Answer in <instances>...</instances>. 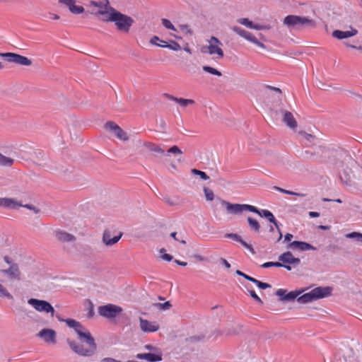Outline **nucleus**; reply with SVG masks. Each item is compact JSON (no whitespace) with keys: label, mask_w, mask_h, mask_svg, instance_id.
<instances>
[{"label":"nucleus","mask_w":362,"mask_h":362,"mask_svg":"<svg viewBox=\"0 0 362 362\" xmlns=\"http://www.w3.org/2000/svg\"><path fill=\"white\" fill-rule=\"evenodd\" d=\"M122 310L120 306L114 304H107L98 307L99 315L107 319L116 317Z\"/></svg>","instance_id":"0eeeda50"},{"label":"nucleus","mask_w":362,"mask_h":362,"mask_svg":"<svg viewBox=\"0 0 362 362\" xmlns=\"http://www.w3.org/2000/svg\"><path fill=\"white\" fill-rule=\"evenodd\" d=\"M341 180L347 186H351L353 184V182L349 176L347 175H344V177L341 175L340 176Z\"/></svg>","instance_id":"a18cd8bd"},{"label":"nucleus","mask_w":362,"mask_h":362,"mask_svg":"<svg viewBox=\"0 0 362 362\" xmlns=\"http://www.w3.org/2000/svg\"><path fill=\"white\" fill-rule=\"evenodd\" d=\"M274 189L283 193V194H289V195H291V194H294V192L293 191H289V190H287V189H282L279 187H274Z\"/></svg>","instance_id":"3c124183"},{"label":"nucleus","mask_w":362,"mask_h":362,"mask_svg":"<svg viewBox=\"0 0 362 362\" xmlns=\"http://www.w3.org/2000/svg\"><path fill=\"white\" fill-rule=\"evenodd\" d=\"M150 43L158 47L168 48L174 51H178L181 49V47L177 42L174 40H169V42L160 40L158 36H153L150 40Z\"/></svg>","instance_id":"9d476101"},{"label":"nucleus","mask_w":362,"mask_h":362,"mask_svg":"<svg viewBox=\"0 0 362 362\" xmlns=\"http://www.w3.org/2000/svg\"><path fill=\"white\" fill-rule=\"evenodd\" d=\"M113 231L110 229H106L103 232V242L106 246H112L116 244L123 235L122 232H119L117 235H113Z\"/></svg>","instance_id":"ddd939ff"},{"label":"nucleus","mask_w":362,"mask_h":362,"mask_svg":"<svg viewBox=\"0 0 362 362\" xmlns=\"http://www.w3.org/2000/svg\"><path fill=\"white\" fill-rule=\"evenodd\" d=\"M284 24L290 29H301L305 27H314L315 25L313 20L308 17L295 15L286 16L284 19Z\"/></svg>","instance_id":"39448f33"},{"label":"nucleus","mask_w":362,"mask_h":362,"mask_svg":"<svg viewBox=\"0 0 362 362\" xmlns=\"http://www.w3.org/2000/svg\"><path fill=\"white\" fill-rule=\"evenodd\" d=\"M308 214L311 218H317L320 216V214L316 211H310Z\"/></svg>","instance_id":"bf43d9fd"},{"label":"nucleus","mask_w":362,"mask_h":362,"mask_svg":"<svg viewBox=\"0 0 362 362\" xmlns=\"http://www.w3.org/2000/svg\"><path fill=\"white\" fill-rule=\"evenodd\" d=\"M238 22L248 28H253V23L248 18H240Z\"/></svg>","instance_id":"49530a36"},{"label":"nucleus","mask_w":362,"mask_h":362,"mask_svg":"<svg viewBox=\"0 0 362 362\" xmlns=\"http://www.w3.org/2000/svg\"><path fill=\"white\" fill-rule=\"evenodd\" d=\"M178 28L180 29V30H182V32H184L186 34H188L189 35H193L192 30L187 24L179 25Z\"/></svg>","instance_id":"a19ab883"},{"label":"nucleus","mask_w":362,"mask_h":362,"mask_svg":"<svg viewBox=\"0 0 362 362\" xmlns=\"http://www.w3.org/2000/svg\"><path fill=\"white\" fill-rule=\"evenodd\" d=\"M267 88L270 89V90H272L274 91H276L279 93H281V90L280 88H276V87H273V86H266Z\"/></svg>","instance_id":"680f3d73"},{"label":"nucleus","mask_w":362,"mask_h":362,"mask_svg":"<svg viewBox=\"0 0 362 362\" xmlns=\"http://www.w3.org/2000/svg\"><path fill=\"white\" fill-rule=\"evenodd\" d=\"M0 57L4 58L8 62L14 63L21 66H28L32 64L31 59L26 57L13 52H0Z\"/></svg>","instance_id":"6e6552de"},{"label":"nucleus","mask_w":362,"mask_h":362,"mask_svg":"<svg viewBox=\"0 0 362 362\" xmlns=\"http://www.w3.org/2000/svg\"><path fill=\"white\" fill-rule=\"evenodd\" d=\"M57 317L61 320L59 317ZM62 321L64 320H62ZM64 321L69 327L74 329L78 336V339L81 342H86L87 345L86 348H83L82 346H79L75 340L67 339L66 343L69 346L70 349L75 354L81 356L91 357L95 355L97 350V344L90 332L79 322L74 319H66Z\"/></svg>","instance_id":"f257e3e1"},{"label":"nucleus","mask_w":362,"mask_h":362,"mask_svg":"<svg viewBox=\"0 0 362 362\" xmlns=\"http://www.w3.org/2000/svg\"><path fill=\"white\" fill-rule=\"evenodd\" d=\"M136 358L140 360H146L149 362H156L162 360V355L160 354L144 353L137 354Z\"/></svg>","instance_id":"412c9836"},{"label":"nucleus","mask_w":362,"mask_h":362,"mask_svg":"<svg viewBox=\"0 0 362 362\" xmlns=\"http://www.w3.org/2000/svg\"><path fill=\"white\" fill-rule=\"evenodd\" d=\"M4 260L5 261V262H6L8 264H9L10 266L12 264H16L15 262H13L12 261V259L8 257V256H5L4 257Z\"/></svg>","instance_id":"13d9d810"},{"label":"nucleus","mask_w":362,"mask_h":362,"mask_svg":"<svg viewBox=\"0 0 362 362\" xmlns=\"http://www.w3.org/2000/svg\"><path fill=\"white\" fill-rule=\"evenodd\" d=\"M250 42H252V43H254V44H255L256 45H257L258 47H261V48L264 49V48L266 47H265V45H264L262 42H259V40L255 37V36H253V37H252V40H250Z\"/></svg>","instance_id":"603ef678"},{"label":"nucleus","mask_w":362,"mask_h":362,"mask_svg":"<svg viewBox=\"0 0 362 362\" xmlns=\"http://www.w3.org/2000/svg\"><path fill=\"white\" fill-rule=\"evenodd\" d=\"M76 0H59V3L66 6L69 11L73 14H80L85 11L81 6L76 5Z\"/></svg>","instance_id":"dca6fc26"},{"label":"nucleus","mask_w":362,"mask_h":362,"mask_svg":"<svg viewBox=\"0 0 362 362\" xmlns=\"http://www.w3.org/2000/svg\"><path fill=\"white\" fill-rule=\"evenodd\" d=\"M1 273L11 279L20 280L21 272L18 264H12L9 268L1 270Z\"/></svg>","instance_id":"f3484780"},{"label":"nucleus","mask_w":362,"mask_h":362,"mask_svg":"<svg viewBox=\"0 0 362 362\" xmlns=\"http://www.w3.org/2000/svg\"><path fill=\"white\" fill-rule=\"evenodd\" d=\"M224 237L226 238H230L236 242H239L240 240L241 236L237 233H228L224 235Z\"/></svg>","instance_id":"79ce46f5"},{"label":"nucleus","mask_w":362,"mask_h":362,"mask_svg":"<svg viewBox=\"0 0 362 362\" xmlns=\"http://www.w3.org/2000/svg\"><path fill=\"white\" fill-rule=\"evenodd\" d=\"M245 248H247V250H249V251L252 254V255H255V251L254 250V248L252 247V246L250 244L247 245V247H246Z\"/></svg>","instance_id":"338daca9"},{"label":"nucleus","mask_w":362,"mask_h":362,"mask_svg":"<svg viewBox=\"0 0 362 362\" xmlns=\"http://www.w3.org/2000/svg\"><path fill=\"white\" fill-rule=\"evenodd\" d=\"M145 145L151 151L156 152L162 155L164 154L165 153V151L163 148H161L159 146H157L154 144L146 143Z\"/></svg>","instance_id":"2f4dec72"},{"label":"nucleus","mask_w":362,"mask_h":362,"mask_svg":"<svg viewBox=\"0 0 362 362\" xmlns=\"http://www.w3.org/2000/svg\"><path fill=\"white\" fill-rule=\"evenodd\" d=\"M102 362H122L112 358H105L102 360Z\"/></svg>","instance_id":"4d7b16f0"},{"label":"nucleus","mask_w":362,"mask_h":362,"mask_svg":"<svg viewBox=\"0 0 362 362\" xmlns=\"http://www.w3.org/2000/svg\"><path fill=\"white\" fill-rule=\"evenodd\" d=\"M204 338V337L203 335H201V336H194V337H190V340L192 341H201Z\"/></svg>","instance_id":"6e6d98bb"},{"label":"nucleus","mask_w":362,"mask_h":362,"mask_svg":"<svg viewBox=\"0 0 362 362\" xmlns=\"http://www.w3.org/2000/svg\"><path fill=\"white\" fill-rule=\"evenodd\" d=\"M177 103H179L182 107H186L188 105L194 104L195 102L194 100L192 99H185L180 98H178Z\"/></svg>","instance_id":"4c0bfd02"},{"label":"nucleus","mask_w":362,"mask_h":362,"mask_svg":"<svg viewBox=\"0 0 362 362\" xmlns=\"http://www.w3.org/2000/svg\"><path fill=\"white\" fill-rule=\"evenodd\" d=\"M288 248L291 249H298L300 251H307V250H316L317 248L308 243L303 241H298L294 240L291 242L288 245Z\"/></svg>","instance_id":"6ab92c4d"},{"label":"nucleus","mask_w":362,"mask_h":362,"mask_svg":"<svg viewBox=\"0 0 362 362\" xmlns=\"http://www.w3.org/2000/svg\"><path fill=\"white\" fill-rule=\"evenodd\" d=\"M232 30L235 33H236L238 35L244 37L245 39L247 40L250 42L252 40V37L254 36L251 33H250L245 30H243V28H241L240 27H238V26L233 27Z\"/></svg>","instance_id":"a878e982"},{"label":"nucleus","mask_w":362,"mask_h":362,"mask_svg":"<svg viewBox=\"0 0 362 362\" xmlns=\"http://www.w3.org/2000/svg\"><path fill=\"white\" fill-rule=\"evenodd\" d=\"M263 268H269L271 267H284L288 271H291L292 267L291 266L284 264L279 262H267L262 264Z\"/></svg>","instance_id":"cd10ccee"},{"label":"nucleus","mask_w":362,"mask_h":362,"mask_svg":"<svg viewBox=\"0 0 362 362\" xmlns=\"http://www.w3.org/2000/svg\"><path fill=\"white\" fill-rule=\"evenodd\" d=\"M247 220L250 229L255 233H259L261 227L258 221L250 216L247 217Z\"/></svg>","instance_id":"bb28decb"},{"label":"nucleus","mask_w":362,"mask_h":362,"mask_svg":"<svg viewBox=\"0 0 362 362\" xmlns=\"http://www.w3.org/2000/svg\"><path fill=\"white\" fill-rule=\"evenodd\" d=\"M303 136H304V138L308 141H313L314 139H315V136L312 135V134H308V133H305L304 132L303 134Z\"/></svg>","instance_id":"864d4df0"},{"label":"nucleus","mask_w":362,"mask_h":362,"mask_svg":"<svg viewBox=\"0 0 362 362\" xmlns=\"http://www.w3.org/2000/svg\"><path fill=\"white\" fill-rule=\"evenodd\" d=\"M293 235L291 234V233H286L284 236V240L285 241H291V239L293 238Z\"/></svg>","instance_id":"e2e57ef3"},{"label":"nucleus","mask_w":362,"mask_h":362,"mask_svg":"<svg viewBox=\"0 0 362 362\" xmlns=\"http://www.w3.org/2000/svg\"><path fill=\"white\" fill-rule=\"evenodd\" d=\"M171 153L175 156L181 155L182 153V151L177 146H173L168 150L166 156H169L170 154Z\"/></svg>","instance_id":"72a5a7b5"},{"label":"nucleus","mask_w":362,"mask_h":362,"mask_svg":"<svg viewBox=\"0 0 362 362\" xmlns=\"http://www.w3.org/2000/svg\"><path fill=\"white\" fill-rule=\"evenodd\" d=\"M140 327L144 332H153L159 329V325L156 322H151L139 317Z\"/></svg>","instance_id":"2eb2a0df"},{"label":"nucleus","mask_w":362,"mask_h":362,"mask_svg":"<svg viewBox=\"0 0 362 362\" xmlns=\"http://www.w3.org/2000/svg\"><path fill=\"white\" fill-rule=\"evenodd\" d=\"M202 69L207 73H209L211 74H213V75H215L217 76H222V74L220 71L217 70L216 69H215L214 67L209 66H206V65L203 66Z\"/></svg>","instance_id":"473e14b6"},{"label":"nucleus","mask_w":362,"mask_h":362,"mask_svg":"<svg viewBox=\"0 0 362 362\" xmlns=\"http://www.w3.org/2000/svg\"><path fill=\"white\" fill-rule=\"evenodd\" d=\"M333 288L331 286H318L312 289L310 292L304 293L297 298L299 303H308L321 298L329 297L332 295Z\"/></svg>","instance_id":"20e7f679"},{"label":"nucleus","mask_w":362,"mask_h":362,"mask_svg":"<svg viewBox=\"0 0 362 362\" xmlns=\"http://www.w3.org/2000/svg\"><path fill=\"white\" fill-rule=\"evenodd\" d=\"M90 4L95 7L99 8V11H109L110 8H112L110 6L108 0H102L100 1H90Z\"/></svg>","instance_id":"393cba45"},{"label":"nucleus","mask_w":362,"mask_h":362,"mask_svg":"<svg viewBox=\"0 0 362 362\" xmlns=\"http://www.w3.org/2000/svg\"><path fill=\"white\" fill-rule=\"evenodd\" d=\"M279 260L284 264L289 266L293 265V267L298 266L300 264V259L293 257V254L290 251H287L279 255Z\"/></svg>","instance_id":"4468645a"},{"label":"nucleus","mask_w":362,"mask_h":362,"mask_svg":"<svg viewBox=\"0 0 362 362\" xmlns=\"http://www.w3.org/2000/svg\"><path fill=\"white\" fill-rule=\"evenodd\" d=\"M90 13L96 16H108V18H103L101 21L114 22L119 30L127 33L129 32L134 23V20L131 17L120 13L114 8H110L109 11H98L96 13L90 12Z\"/></svg>","instance_id":"7ed1b4c3"},{"label":"nucleus","mask_w":362,"mask_h":362,"mask_svg":"<svg viewBox=\"0 0 362 362\" xmlns=\"http://www.w3.org/2000/svg\"><path fill=\"white\" fill-rule=\"evenodd\" d=\"M192 173L195 175H199L202 180H206L209 179V177L206 173L201 171L197 169H192Z\"/></svg>","instance_id":"e433bc0d"},{"label":"nucleus","mask_w":362,"mask_h":362,"mask_svg":"<svg viewBox=\"0 0 362 362\" xmlns=\"http://www.w3.org/2000/svg\"><path fill=\"white\" fill-rule=\"evenodd\" d=\"M18 206H22V204L18 203L12 198H0V207L6 209H16Z\"/></svg>","instance_id":"5701e85b"},{"label":"nucleus","mask_w":362,"mask_h":362,"mask_svg":"<svg viewBox=\"0 0 362 362\" xmlns=\"http://www.w3.org/2000/svg\"><path fill=\"white\" fill-rule=\"evenodd\" d=\"M165 97L168 98L170 100L175 101L177 103L178 98H176L173 95H169V94H165Z\"/></svg>","instance_id":"052dcab7"},{"label":"nucleus","mask_w":362,"mask_h":362,"mask_svg":"<svg viewBox=\"0 0 362 362\" xmlns=\"http://www.w3.org/2000/svg\"><path fill=\"white\" fill-rule=\"evenodd\" d=\"M13 159L6 157L0 153V165L9 167L13 164Z\"/></svg>","instance_id":"c85d7f7f"},{"label":"nucleus","mask_w":362,"mask_h":362,"mask_svg":"<svg viewBox=\"0 0 362 362\" xmlns=\"http://www.w3.org/2000/svg\"><path fill=\"white\" fill-rule=\"evenodd\" d=\"M153 307L160 310H168L172 307V304L170 301H166L163 303H155L153 304Z\"/></svg>","instance_id":"c756f323"},{"label":"nucleus","mask_w":362,"mask_h":362,"mask_svg":"<svg viewBox=\"0 0 362 362\" xmlns=\"http://www.w3.org/2000/svg\"><path fill=\"white\" fill-rule=\"evenodd\" d=\"M235 274L238 276H243V278H245V279H247V281H250L251 282H252V281L254 280L255 278L243 273V272H241L240 270H236L235 272Z\"/></svg>","instance_id":"de8ad7c7"},{"label":"nucleus","mask_w":362,"mask_h":362,"mask_svg":"<svg viewBox=\"0 0 362 362\" xmlns=\"http://www.w3.org/2000/svg\"><path fill=\"white\" fill-rule=\"evenodd\" d=\"M160 253H163L161 256L162 259H163L164 260L167 261V262H170L173 257L169 254H167L165 253V250L164 248H162L160 250Z\"/></svg>","instance_id":"37998d69"},{"label":"nucleus","mask_w":362,"mask_h":362,"mask_svg":"<svg viewBox=\"0 0 362 362\" xmlns=\"http://www.w3.org/2000/svg\"><path fill=\"white\" fill-rule=\"evenodd\" d=\"M245 248H247V250H249V251L252 254V255H255V251L254 250V248L252 247V246L250 244L247 245V247H246Z\"/></svg>","instance_id":"69168bd1"},{"label":"nucleus","mask_w":362,"mask_h":362,"mask_svg":"<svg viewBox=\"0 0 362 362\" xmlns=\"http://www.w3.org/2000/svg\"><path fill=\"white\" fill-rule=\"evenodd\" d=\"M56 237L58 240L63 243L74 242L76 240V238L73 235L64 231H57Z\"/></svg>","instance_id":"b1692460"},{"label":"nucleus","mask_w":362,"mask_h":362,"mask_svg":"<svg viewBox=\"0 0 362 362\" xmlns=\"http://www.w3.org/2000/svg\"><path fill=\"white\" fill-rule=\"evenodd\" d=\"M209 45L204 46L201 49L202 53H209V54H217L218 58H222L224 56L223 51L220 46H222V42L216 37H211L208 40Z\"/></svg>","instance_id":"423d86ee"},{"label":"nucleus","mask_w":362,"mask_h":362,"mask_svg":"<svg viewBox=\"0 0 362 362\" xmlns=\"http://www.w3.org/2000/svg\"><path fill=\"white\" fill-rule=\"evenodd\" d=\"M220 262L224 265L227 269L230 268V264L224 258L220 259Z\"/></svg>","instance_id":"5fc2aeb1"},{"label":"nucleus","mask_w":362,"mask_h":362,"mask_svg":"<svg viewBox=\"0 0 362 362\" xmlns=\"http://www.w3.org/2000/svg\"><path fill=\"white\" fill-rule=\"evenodd\" d=\"M175 262L177 264H178V265H180V266H182V267H185V266L187 264V262H181V261H180V260H178V259H175Z\"/></svg>","instance_id":"0e129e2a"},{"label":"nucleus","mask_w":362,"mask_h":362,"mask_svg":"<svg viewBox=\"0 0 362 362\" xmlns=\"http://www.w3.org/2000/svg\"><path fill=\"white\" fill-rule=\"evenodd\" d=\"M252 283L255 284L260 289H267L271 288L272 286L267 283L262 282L256 279H254Z\"/></svg>","instance_id":"58836bf2"},{"label":"nucleus","mask_w":362,"mask_h":362,"mask_svg":"<svg viewBox=\"0 0 362 362\" xmlns=\"http://www.w3.org/2000/svg\"><path fill=\"white\" fill-rule=\"evenodd\" d=\"M220 202L221 204L223 206H225L227 211L230 214L236 215L240 214L243 211H248L258 214L260 217L267 218L270 223L274 225L276 229L277 230L279 238L276 242H279L281 240L283 237L281 230L280 229V226H281V224L276 221V218L270 211L267 209H259L255 206L246 204H231L221 199Z\"/></svg>","instance_id":"f03ea898"},{"label":"nucleus","mask_w":362,"mask_h":362,"mask_svg":"<svg viewBox=\"0 0 362 362\" xmlns=\"http://www.w3.org/2000/svg\"><path fill=\"white\" fill-rule=\"evenodd\" d=\"M21 206L33 211L35 214H38L40 211V210L38 208L35 207V206H33L32 204H24V205L22 204Z\"/></svg>","instance_id":"09e8293b"},{"label":"nucleus","mask_w":362,"mask_h":362,"mask_svg":"<svg viewBox=\"0 0 362 362\" xmlns=\"http://www.w3.org/2000/svg\"><path fill=\"white\" fill-rule=\"evenodd\" d=\"M94 307L93 304L90 300H88V317L90 318L93 317L94 315Z\"/></svg>","instance_id":"8fccbe9b"},{"label":"nucleus","mask_w":362,"mask_h":362,"mask_svg":"<svg viewBox=\"0 0 362 362\" xmlns=\"http://www.w3.org/2000/svg\"><path fill=\"white\" fill-rule=\"evenodd\" d=\"M283 114V122L291 129H296L297 127V122L293 117L291 112L287 110H281Z\"/></svg>","instance_id":"4be33fe9"},{"label":"nucleus","mask_w":362,"mask_h":362,"mask_svg":"<svg viewBox=\"0 0 362 362\" xmlns=\"http://www.w3.org/2000/svg\"><path fill=\"white\" fill-rule=\"evenodd\" d=\"M161 23H162V25L166 28V29H168V30H173V31H176V28L172 24V23L170 22V21H169L168 19H166V18H162L161 19Z\"/></svg>","instance_id":"c9c22d12"},{"label":"nucleus","mask_w":362,"mask_h":362,"mask_svg":"<svg viewBox=\"0 0 362 362\" xmlns=\"http://www.w3.org/2000/svg\"><path fill=\"white\" fill-rule=\"evenodd\" d=\"M194 257L198 259L199 261H205L206 260V258L204 257L202 255H194Z\"/></svg>","instance_id":"774afa93"},{"label":"nucleus","mask_w":362,"mask_h":362,"mask_svg":"<svg viewBox=\"0 0 362 362\" xmlns=\"http://www.w3.org/2000/svg\"><path fill=\"white\" fill-rule=\"evenodd\" d=\"M204 192L205 194L206 199L207 201H212L214 198V194L213 191L206 187H204Z\"/></svg>","instance_id":"ea45409f"},{"label":"nucleus","mask_w":362,"mask_h":362,"mask_svg":"<svg viewBox=\"0 0 362 362\" xmlns=\"http://www.w3.org/2000/svg\"><path fill=\"white\" fill-rule=\"evenodd\" d=\"M345 237L349 239H354L357 242L362 243V233L359 232H351L346 234Z\"/></svg>","instance_id":"7c9ffc66"},{"label":"nucleus","mask_w":362,"mask_h":362,"mask_svg":"<svg viewBox=\"0 0 362 362\" xmlns=\"http://www.w3.org/2000/svg\"><path fill=\"white\" fill-rule=\"evenodd\" d=\"M105 127L107 129L111 130L115 135L120 140L127 141L129 137L127 134L114 122L109 121L105 123Z\"/></svg>","instance_id":"f8f14e48"},{"label":"nucleus","mask_w":362,"mask_h":362,"mask_svg":"<svg viewBox=\"0 0 362 362\" xmlns=\"http://www.w3.org/2000/svg\"><path fill=\"white\" fill-rule=\"evenodd\" d=\"M0 297H6L12 300L13 296L6 290V288L0 284Z\"/></svg>","instance_id":"f704fd0d"},{"label":"nucleus","mask_w":362,"mask_h":362,"mask_svg":"<svg viewBox=\"0 0 362 362\" xmlns=\"http://www.w3.org/2000/svg\"><path fill=\"white\" fill-rule=\"evenodd\" d=\"M28 304L32 305L36 310L39 312H45L51 313L53 316L54 309L52 305L47 301L44 300H39L36 298H30L28 301Z\"/></svg>","instance_id":"1a4fd4ad"},{"label":"nucleus","mask_w":362,"mask_h":362,"mask_svg":"<svg viewBox=\"0 0 362 362\" xmlns=\"http://www.w3.org/2000/svg\"><path fill=\"white\" fill-rule=\"evenodd\" d=\"M358 30L356 28L350 27L349 30L342 31L335 30L332 32V36L338 40L346 39L357 35Z\"/></svg>","instance_id":"a211bd4d"},{"label":"nucleus","mask_w":362,"mask_h":362,"mask_svg":"<svg viewBox=\"0 0 362 362\" xmlns=\"http://www.w3.org/2000/svg\"><path fill=\"white\" fill-rule=\"evenodd\" d=\"M250 296L256 301L259 304H263V301L262 300V299L256 294V293L255 292V291L253 290H249L248 291Z\"/></svg>","instance_id":"c03bdc74"},{"label":"nucleus","mask_w":362,"mask_h":362,"mask_svg":"<svg viewBox=\"0 0 362 362\" xmlns=\"http://www.w3.org/2000/svg\"><path fill=\"white\" fill-rule=\"evenodd\" d=\"M37 336L44 339L45 342H56V332L53 329H42L39 333Z\"/></svg>","instance_id":"aec40b11"},{"label":"nucleus","mask_w":362,"mask_h":362,"mask_svg":"<svg viewBox=\"0 0 362 362\" xmlns=\"http://www.w3.org/2000/svg\"><path fill=\"white\" fill-rule=\"evenodd\" d=\"M287 291L283 288L278 289L275 294L279 297V300L284 302H291L293 301L295 299L299 297L300 294L302 293L301 291H293L288 293H286Z\"/></svg>","instance_id":"9b49d317"}]
</instances>
